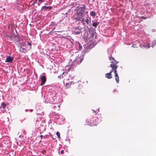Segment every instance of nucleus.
<instances>
[{
	"mask_svg": "<svg viewBox=\"0 0 156 156\" xmlns=\"http://www.w3.org/2000/svg\"><path fill=\"white\" fill-rule=\"evenodd\" d=\"M109 59L110 60H114L115 59L113 58L112 57H109Z\"/></svg>",
	"mask_w": 156,
	"mask_h": 156,
	"instance_id": "obj_21",
	"label": "nucleus"
},
{
	"mask_svg": "<svg viewBox=\"0 0 156 156\" xmlns=\"http://www.w3.org/2000/svg\"><path fill=\"white\" fill-rule=\"evenodd\" d=\"M20 51L21 52L25 53L26 52V49L24 47H23L22 46H20Z\"/></svg>",
	"mask_w": 156,
	"mask_h": 156,
	"instance_id": "obj_8",
	"label": "nucleus"
},
{
	"mask_svg": "<svg viewBox=\"0 0 156 156\" xmlns=\"http://www.w3.org/2000/svg\"><path fill=\"white\" fill-rule=\"evenodd\" d=\"M56 134L58 138H60V134L58 132H57Z\"/></svg>",
	"mask_w": 156,
	"mask_h": 156,
	"instance_id": "obj_17",
	"label": "nucleus"
},
{
	"mask_svg": "<svg viewBox=\"0 0 156 156\" xmlns=\"http://www.w3.org/2000/svg\"><path fill=\"white\" fill-rule=\"evenodd\" d=\"M110 67L112 68V70L109 73H107L105 75V77L109 79H111L112 77V73L113 71L114 72L115 74V80L117 83H118L119 82V76L117 73V69L118 67L116 65L114 64H111L110 65Z\"/></svg>",
	"mask_w": 156,
	"mask_h": 156,
	"instance_id": "obj_1",
	"label": "nucleus"
},
{
	"mask_svg": "<svg viewBox=\"0 0 156 156\" xmlns=\"http://www.w3.org/2000/svg\"><path fill=\"white\" fill-rule=\"evenodd\" d=\"M61 153V154H63L64 153V151L63 150H62L60 152Z\"/></svg>",
	"mask_w": 156,
	"mask_h": 156,
	"instance_id": "obj_26",
	"label": "nucleus"
},
{
	"mask_svg": "<svg viewBox=\"0 0 156 156\" xmlns=\"http://www.w3.org/2000/svg\"><path fill=\"white\" fill-rule=\"evenodd\" d=\"M81 31H75V34L76 35L78 34H80Z\"/></svg>",
	"mask_w": 156,
	"mask_h": 156,
	"instance_id": "obj_19",
	"label": "nucleus"
},
{
	"mask_svg": "<svg viewBox=\"0 0 156 156\" xmlns=\"http://www.w3.org/2000/svg\"><path fill=\"white\" fill-rule=\"evenodd\" d=\"M90 20L88 18H87V19H86V20H85V22L87 23V24H89V22H90Z\"/></svg>",
	"mask_w": 156,
	"mask_h": 156,
	"instance_id": "obj_14",
	"label": "nucleus"
},
{
	"mask_svg": "<svg viewBox=\"0 0 156 156\" xmlns=\"http://www.w3.org/2000/svg\"><path fill=\"white\" fill-rule=\"evenodd\" d=\"M83 59V55H78L77 57L75 60L73 61V64L76 66L79 65L82 61Z\"/></svg>",
	"mask_w": 156,
	"mask_h": 156,
	"instance_id": "obj_4",
	"label": "nucleus"
},
{
	"mask_svg": "<svg viewBox=\"0 0 156 156\" xmlns=\"http://www.w3.org/2000/svg\"><path fill=\"white\" fill-rule=\"evenodd\" d=\"M77 12L74 16V18L77 21H80L83 17L84 12L86 9V7L83 6L82 7H77L76 9Z\"/></svg>",
	"mask_w": 156,
	"mask_h": 156,
	"instance_id": "obj_3",
	"label": "nucleus"
},
{
	"mask_svg": "<svg viewBox=\"0 0 156 156\" xmlns=\"http://www.w3.org/2000/svg\"><path fill=\"white\" fill-rule=\"evenodd\" d=\"M29 43V44H30V45L31 44L30 43Z\"/></svg>",
	"mask_w": 156,
	"mask_h": 156,
	"instance_id": "obj_31",
	"label": "nucleus"
},
{
	"mask_svg": "<svg viewBox=\"0 0 156 156\" xmlns=\"http://www.w3.org/2000/svg\"><path fill=\"white\" fill-rule=\"evenodd\" d=\"M132 47L133 48H135V47H137L135 44H133L132 46Z\"/></svg>",
	"mask_w": 156,
	"mask_h": 156,
	"instance_id": "obj_24",
	"label": "nucleus"
},
{
	"mask_svg": "<svg viewBox=\"0 0 156 156\" xmlns=\"http://www.w3.org/2000/svg\"><path fill=\"white\" fill-rule=\"evenodd\" d=\"M79 50H81L82 48V47L80 45V44H79Z\"/></svg>",
	"mask_w": 156,
	"mask_h": 156,
	"instance_id": "obj_22",
	"label": "nucleus"
},
{
	"mask_svg": "<svg viewBox=\"0 0 156 156\" xmlns=\"http://www.w3.org/2000/svg\"><path fill=\"white\" fill-rule=\"evenodd\" d=\"M99 23L94 22L92 24V25L93 27H96L98 25Z\"/></svg>",
	"mask_w": 156,
	"mask_h": 156,
	"instance_id": "obj_12",
	"label": "nucleus"
},
{
	"mask_svg": "<svg viewBox=\"0 0 156 156\" xmlns=\"http://www.w3.org/2000/svg\"><path fill=\"white\" fill-rule=\"evenodd\" d=\"M13 60V58L10 56H8L6 59V62H12Z\"/></svg>",
	"mask_w": 156,
	"mask_h": 156,
	"instance_id": "obj_6",
	"label": "nucleus"
},
{
	"mask_svg": "<svg viewBox=\"0 0 156 156\" xmlns=\"http://www.w3.org/2000/svg\"><path fill=\"white\" fill-rule=\"evenodd\" d=\"M101 114L97 115L96 113H94L92 116L90 120H87V125L91 126L96 125L101 121Z\"/></svg>",
	"mask_w": 156,
	"mask_h": 156,
	"instance_id": "obj_2",
	"label": "nucleus"
},
{
	"mask_svg": "<svg viewBox=\"0 0 156 156\" xmlns=\"http://www.w3.org/2000/svg\"><path fill=\"white\" fill-rule=\"evenodd\" d=\"M147 47L148 48H149L150 47V46L149 44H147L146 46H145V47Z\"/></svg>",
	"mask_w": 156,
	"mask_h": 156,
	"instance_id": "obj_20",
	"label": "nucleus"
},
{
	"mask_svg": "<svg viewBox=\"0 0 156 156\" xmlns=\"http://www.w3.org/2000/svg\"><path fill=\"white\" fill-rule=\"evenodd\" d=\"M156 44V41L155 40L153 41L152 44V46L153 47Z\"/></svg>",
	"mask_w": 156,
	"mask_h": 156,
	"instance_id": "obj_15",
	"label": "nucleus"
},
{
	"mask_svg": "<svg viewBox=\"0 0 156 156\" xmlns=\"http://www.w3.org/2000/svg\"><path fill=\"white\" fill-rule=\"evenodd\" d=\"M72 83V82L71 81H69L68 83H66L65 85V87L66 88H68L70 87V85Z\"/></svg>",
	"mask_w": 156,
	"mask_h": 156,
	"instance_id": "obj_10",
	"label": "nucleus"
},
{
	"mask_svg": "<svg viewBox=\"0 0 156 156\" xmlns=\"http://www.w3.org/2000/svg\"><path fill=\"white\" fill-rule=\"evenodd\" d=\"M43 136L42 135H41L40 136V137H41V138H42Z\"/></svg>",
	"mask_w": 156,
	"mask_h": 156,
	"instance_id": "obj_30",
	"label": "nucleus"
},
{
	"mask_svg": "<svg viewBox=\"0 0 156 156\" xmlns=\"http://www.w3.org/2000/svg\"><path fill=\"white\" fill-rule=\"evenodd\" d=\"M46 152V151L45 150H43L42 151V153H45Z\"/></svg>",
	"mask_w": 156,
	"mask_h": 156,
	"instance_id": "obj_27",
	"label": "nucleus"
},
{
	"mask_svg": "<svg viewBox=\"0 0 156 156\" xmlns=\"http://www.w3.org/2000/svg\"><path fill=\"white\" fill-rule=\"evenodd\" d=\"M52 7H48L45 6H44L42 7V9H44V10H48V9H52Z\"/></svg>",
	"mask_w": 156,
	"mask_h": 156,
	"instance_id": "obj_9",
	"label": "nucleus"
},
{
	"mask_svg": "<svg viewBox=\"0 0 156 156\" xmlns=\"http://www.w3.org/2000/svg\"><path fill=\"white\" fill-rule=\"evenodd\" d=\"M49 1V4H51V2L52 0H48Z\"/></svg>",
	"mask_w": 156,
	"mask_h": 156,
	"instance_id": "obj_25",
	"label": "nucleus"
},
{
	"mask_svg": "<svg viewBox=\"0 0 156 156\" xmlns=\"http://www.w3.org/2000/svg\"><path fill=\"white\" fill-rule=\"evenodd\" d=\"M141 18L142 19L145 20L147 18V17H145L144 16H142L141 17Z\"/></svg>",
	"mask_w": 156,
	"mask_h": 156,
	"instance_id": "obj_23",
	"label": "nucleus"
},
{
	"mask_svg": "<svg viewBox=\"0 0 156 156\" xmlns=\"http://www.w3.org/2000/svg\"><path fill=\"white\" fill-rule=\"evenodd\" d=\"M39 0V2H42L43 1V0Z\"/></svg>",
	"mask_w": 156,
	"mask_h": 156,
	"instance_id": "obj_29",
	"label": "nucleus"
},
{
	"mask_svg": "<svg viewBox=\"0 0 156 156\" xmlns=\"http://www.w3.org/2000/svg\"><path fill=\"white\" fill-rule=\"evenodd\" d=\"M41 83L40 84L41 86L43 85L46 82V78L45 76H42L41 77Z\"/></svg>",
	"mask_w": 156,
	"mask_h": 156,
	"instance_id": "obj_5",
	"label": "nucleus"
},
{
	"mask_svg": "<svg viewBox=\"0 0 156 156\" xmlns=\"http://www.w3.org/2000/svg\"><path fill=\"white\" fill-rule=\"evenodd\" d=\"M114 62H112V64L116 65L115 64L118 63V62L116 61L115 59H114Z\"/></svg>",
	"mask_w": 156,
	"mask_h": 156,
	"instance_id": "obj_18",
	"label": "nucleus"
},
{
	"mask_svg": "<svg viewBox=\"0 0 156 156\" xmlns=\"http://www.w3.org/2000/svg\"><path fill=\"white\" fill-rule=\"evenodd\" d=\"M37 2V0H35L33 3V4H34L35 3H36Z\"/></svg>",
	"mask_w": 156,
	"mask_h": 156,
	"instance_id": "obj_28",
	"label": "nucleus"
},
{
	"mask_svg": "<svg viewBox=\"0 0 156 156\" xmlns=\"http://www.w3.org/2000/svg\"><path fill=\"white\" fill-rule=\"evenodd\" d=\"M1 105L3 108H4L6 107V105L5 104V103H2L1 104Z\"/></svg>",
	"mask_w": 156,
	"mask_h": 156,
	"instance_id": "obj_13",
	"label": "nucleus"
},
{
	"mask_svg": "<svg viewBox=\"0 0 156 156\" xmlns=\"http://www.w3.org/2000/svg\"><path fill=\"white\" fill-rule=\"evenodd\" d=\"M80 21H81L83 24H85L84 23V18H82L81 19H80Z\"/></svg>",
	"mask_w": 156,
	"mask_h": 156,
	"instance_id": "obj_16",
	"label": "nucleus"
},
{
	"mask_svg": "<svg viewBox=\"0 0 156 156\" xmlns=\"http://www.w3.org/2000/svg\"><path fill=\"white\" fill-rule=\"evenodd\" d=\"M90 15L91 16L94 17L96 15V13L95 12L92 11L90 12Z\"/></svg>",
	"mask_w": 156,
	"mask_h": 156,
	"instance_id": "obj_11",
	"label": "nucleus"
},
{
	"mask_svg": "<svg viewBox=\"0 0 156 156\" xmlns=\"http://www.w3.org/2000/svg\"><path fill=\"white\" fill-rule=\"evenodd\" d=\"M95 34V32L94 31H91L90 32V36L89 38H94V35Z\"/></svg>",
	"mask_w": 156,
	"mask_h": 156,
	"instance_id": "obj_7",
	"label": "nucleus"
}]
</instances>
